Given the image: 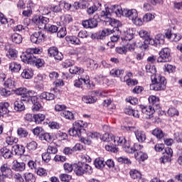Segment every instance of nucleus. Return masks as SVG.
Returning <instances> with one entry per match:
<instances>
[{
	"label": "nucleus",
	"mask_w": 182,
	"mask_h": 182,
	"mask_svg": "<svg viewBox=\"0 0 182 182\" xmlns=\"http://www.w3.org/2000/svg\"><path fill=\"white\" fill-rule=\"evenodd\" d=\"M99 18L100 21L105 22L106 25H110V26H112L113 28V29L111 30V33H113V36H111V42L107 43L108 46L113 48L114 44L112 43L117 42L120 38V30L119 29V27L122 26V23L118 20L110 18V11H109V9H105V11H102L100 13Z\"/></svg>",
	"instance_id": "nucleus-1"
},
{
	"label": "nucleus",
	"mask_w": 182,
	"mask_h": 182,
	"mask_svg": "<svg viewBox=\"0 0 182 182\" xmlns=\"http://www.w3.org/2000/svg\"><path fill=\"white\" fill-rule=\"evenodd\" d=\"M69 72L71 75H78L77 79L74 81V86L75 87H82L83 83L87 85L88 89L92 87L90 85V77L85 73V70L83 68L79 67H71L69 69Z\"/></svg>",
	"instance_id": "nucleus-2"
},
{
	"label": "nucleus",
	"mask_w": 182,
	"mask_h": 182,
	"mask_svg": "<svg viewBox=\"0 0 182 182\" xmlns=\"http://www.w3.org/2000/svg\"><path fill=\"white\" fill-rule=\"evenodd\" d=\"M105 9H109L110 14H115L117 16H125L128 18L130 21H132L134 18H137L139 13H137V10L127 9H122V6L119 5H112L110 8H105Z\"/></svg>",
	"instance_id": "nucleus-3"
},
{
	"label": "nucleus",
	"mask_w": 182,
	"mask_h": 182,
	"mask_svg": "<svg viewBox=\"0 0 182 182\" xmlns=\"http://www.w3.org/2000/svg\"><path fill=\"white\" fill-rule=\"evenodd\" d=\"M23 103H31L33 104V111L39 112V109H42V104L38 102V95H35L33 91H28L26 92L20 100Z\"/></svg>",
	"instance_id": "nucleus-4"
},
{
	"label": "nucleus",
	"mask_w": 182,
	"mask_h": 182,
	"mask_svg": "<svg viewBox=\"0 0 182 182\" xmlns=\"http://www.w3.org/2000/svg\"><path fill=\"white\" fill-rule=\"evenodd\" d=\"M152 83L150 85V90L159 92V90H165L166 85V77L161 76V75L156 74L151 77Z\"/></svg>",
	"instance_id": "nucleus-5"
},
{
	"label": "nucleus",
	"mask_w": 182,
	"mask_h": 182,
	"mask_svg": "<svg viewBox=\"0 0 182 182\" xmlns=\"http://www.w3.org/2000/svg\"><path fill=\"white\" fill-rule=\"evenodd\" d=\"M86 126H87V124L85 123V122L82 120L76 121L73 124V127L69 129L68 133L73 137L76 136L80 137L82 136V130H85Z\"/></svg>",
	"instance_id": "nucleus-6"
},
{
	"label": "nucleus",
	"mask_w": 182,
	"mask_h": 182,
	"mask_svg": "<svg viewBox=\"0 0 182 182\" xmlns=\"http://www.w3.org/2000/svg\"><path fill=\"white\" fill-rule=\"evenodd\" d=\"M114 144V146H122L126 153L133 154V149L130 148V143L123 136H116Z\"/></svg>",
	"instance_id": "nucleus-7"
},
{
	"label": "nucleus",
	"mask_w": 182,
	"mask_h": 182,
	"mask_svg": "<svg viewBox=\"0 0 182 182\" xmlns=\"http://www.w3.org/2000/svg\"><path fill=\"white\" fill-rule=\"evenodd\" d=\"M122 130H127V132H134L136 139L139 143H144V141H146V133L141 130L136 129L135 127H123Z\"/></svg>",
	"instance_id": "nucleus-8"
},
{
	"label": "nucleus",
	"mask_w": 182,
	"mask_h": 182,
	"mask_svg": "<svg viewBox=\"0 0 182 182\" xmlns=\"http://www.w3.org/2000/svg\"><path fill=\"white\" fill-rule=\"evenodd\" d=\"M159 58H157L159 63H164L166 62H170L171 60V55L170 48H164L159 53Z\"/></svg>",
	"instance_id": "nucleus-9"
},
{
	"label": "nucleus",
	"mask_w": 182,
	"mask_h": 182,
	"mask_svg": "<svg viewBox=\"0 0 182 182\" xmlns=\"http://www.w3.org/2000/svg\"><path fill=\"white\" fill-rule=\"evenodd\" d=\"M42 53V48H28L25 53L21 55V59H31L35 58L34 55H41Z\"/></svg>",
	"instance_id": "nucleus-10"
},
{
	"label": "nucleus",
	"mask_w": 182,
	"mask_h": 182,
	"mask_svg": "<svg viewBox=\"0 0 182 182\" xmlns=\"http://www.w3.org/2000/svg\"><path fill=\"white\" fill-rule=\"evenodd\" d=\"M24 63H28V65H32L33 66H36L38 68H42L43 65H45V61L43 59L36 57H31V58H24L21 59Z\"/></svg>",
	"instance_id": "nucleus-11"
},
{
	"label": "nucleus",
	"mask_w": 182,
	"mask_h": 182,
	"mask_svg": "<svg viewBox=\"0 0 182 182\" xmlns=\"http://www.w3.org/2000/svg\"><path fill=\"white\" fill-rule=\"evenodd\" d=\"M33 22L38 25L40 29H46L49 24V18L44 16H36L33 18Z\"/></svg>",
	"instance_id": "nucleus-12"
},
{
	"label": "nucleus",
	"mask_w": 182,
	"mask_h": 182,
	"mask_svg": "<svg viewBox=\"0 0 182 182\" xmlns=\"http://www.w3.org/2000/svg\"><path fill=\"white\" fill-rule=\"evenodd\" d=\"M146 43L160 48L164 43V36L162 34H158L155 36V38H148L146 41Z\"/></svg>",
	"instance_id": "nucleus-13"
},
{
	"label": "nucleus",
	"mask_w": 182,
	"mask_h": 182,
	"mask_svg": "<svg viewBox=\"0 0 182 182\" xmlns=\"http://www.w3.org/2000/svg\"><path fill=\"white\" fill-rule=\"evenodd\" d=\"M46 36L45 33L42 31L35 32L31 36V41L33 43H36V45H39V43H42V42L45 41Z\"/></svg>",
	"instance_id": "nucleus-14"
},
{
	"label": "nucleus",
	"mask_w": 182,
	"mask_h": 182,
	"mask_svg": "<svg viewBox=\"0 0 182 182\" xmlns=\"http://www.w3.org/2000/svg\"><path fill=\"white\" fill-rule=\"evenodd\" d=\"M140 109H141V112L144 115L146 119H151L154 117L155 113L154 107L149 105V107H146L144 105H140Z\"/></svg>",
	"instance_id": "nucleus-15"
},
{
	"label": "nucleus",
	"mask_w": 182,
	"mask_h": 182,
	"mask_svg": "<svg viewBox=\"0 0 182 182\" xmlns=\"http://www.w3.org/2000/svg\"><path fill=\"white\" fill-rule=\"evenodd\" d=\"M164 156L160 159L161 163H163L164 164L165 163H167L171 159L173 156V149L170 147H166L164 149Z\"/></svg>",
	"instance_id": "nucleus-16"
},
{
	"label": "nucleus",
	"mask_w": 182,
	"mask_h": 182,
	"mask_svg": "<svg viewBox=\"0 0 182 182\" xmlns=\"http://www.w3.org/2000/svg\"><path fill=\"white\" fill-rule=\"evenodd\" d=\"M37 97L38 102L41 103L42 100H53L55 99V95L50 92H43L40 95H37Z\"/></svg>",
	"instance_id": "nucleus-17"
},
{
	"label": "nucleus",
	"mask_w": 182,
	"mask_h": 182,
	"mask_svg": "<svg viewBox=\"0 0 182 182\" xmlns=\"http://www.w3.org/2000/svg\"><path fill=\"white\" fill-rule=\"evenodd\" d=\"M82 25L83 26V28H96V26H97V21L95 18H91V19H88V20H84L82 22Z\"/></svg>",
	"instance_id": "nucleus-18"
},
{
	"label": "nucleus",
	"mask_w": 182,
	"mask_h": 182,
	"mask_svg": "<svg viewBox=\"0 0 182 182\" xmlns=\"http://www.w3.org/2000/svg\"><path fill=\"white\" fill-rule=\"evenodd\" d=\"M129 176L133 180H137L138 182H144V178L141 176V173L136 169H132L129 171Z\"/></svg>",
	"instance_id": "nucleus-19"
},
{
	"label": "nucleus",
	"mask_w": 182,
	"mask_h": 182,
	"mask_svg": "<svg viewBox=\"0 0 182 182\" xmlns=\"http://www.w3.org/2000/svg\"><path fill=\"white\" fill-rule=\"evenodd\" d=\"M0 170L2 173H1V177H11L12 176V170L8 167V165L6 164H3Z\"/></svg>",
	"instance_id": "nucleus-20"
},
{
	"label": "nucleus",
	"mask_w": 182,
	"mask_h": 182,
	"mask_svg": "<svg viewBox=\"0 0 182 182\" xmlns=\"http://www.w3.org/2000/svg\"><path fill=\"white\" fill-rule=\"evenodd\" d=\"M75 172L77 176H83L85 174V164L78 163L75 165Z\"/></svg>",
	"instance_id": "nucleus-21"
},
{
	"label": "nucleus",
	"mask_w": 182,
	"mask_h": 182,
	"mask_svg": "<svg viewBox=\"0 0 182 182\" xmlns=\"http://www.w3.org/2000/svg\"><path fill=\"white\" fill-rule=\"evenodd\" d=\"M25 168L26 165L23 162L19 163L18 161H15L13 163L12 170H14V171H23Z\"/></svg>",
	"instance_id": "nucleus-22"
},
{
	"label": "nucleus",
	"mask_w": 182,
	"mask_h": 182,
	"mask_svg": "<svg viewBox=\"0 0 182 182\" xmlns=\"http://www.w3.org/2000/svg\"><path fill=\"white\" fill-rule=\"evenodd\" d=\"M21 68H22V66L21 63L18 62H12L9 64V69L12 73H18V72L21 70Z\"/></svg>",
	"instance_id": "nucleus-23"
},
{
	"label": "nucleus",
	"mask_w": 182,
	"mask_h": 182,
	"mask_svg": "<svg viewBox=\"0 0 182 182\" xmlns=\"http://www.w3.org/2000/svg\"><path fill=\"white\" fill-rule=\"evenodd\" d=\"M21 77L23 79H32L33 77V71L31 68H26L21 73Z\"/></svg>",
	"instance_id": "nucleus-24"
},
{
	"label": "nucleus",
	"mask_w": 182,
	"mask_h": 182,
	"mask_svg": "<svg viewBox=\"0 0 182 182\" xmlns=\"http://www.w3.org/2000/svg\"><path fill=\"white\" fill-rule=\"evenodd\" d=\"M5 49L7 50V58L9 59H15L16 58V50L9 47V46H6Z\"/></svg>",
	"instance_id": "nucleus-25"
},
{
	"label": "nucleus",
	"mask_w": 182,
	"mask_h": 182,
	"mask_svg": "<svg viewBox=\"0 0 182 182\" xmlns=\"http://www.w3.org/2000/svg\"><path fill=\"white\" fill-rule=\"evenodd\" d=\"M14 110L16 112H23L25 110V104L21 100H16L14 103Z\"/></svg>",
	"instance_id": "nucleus-26"
},
{
	"label": "nucleus",
	"mask_w": 182,
	"mask_h": 182,
	"mask_svg": "<svg viewBox=\"0 0 182 182\" xmlns=\"http://www.w3.org/2000/svg\"><path fill=\"white\" fill-rule=\"evenodd\" d=\"M134 157L138 161H144L145 160H147L149 159V156L147 154L143 152V151H138L135 153Z\"/></svg>",
	"instance_id": "nucleus-27"
},
{
	"label": "nucleus",
	"mask_w": 182,
	"mask_h": 182,
	"mask_svg": "<svg viewBox=\"0 0 182 182\" xmlns=\"http://www.w3.org/2000/svg\"><path fill=\"white\" fill-rule=\"evenodd\" d=\"M0 153H1L3 157H4L5 159H11V157H12V156L14 155L12 154V151L6 147L1 148L0 149Z\"/></svg>",
	"instance_id": "nucleus-28"
},
{
	"label": "nucleus",
	"mask_w": 182,
	"mask_h": 182,
	"mask_svg": "<svg viewBox=\"0 0 182 182\" xmlns=\"http://www.w3.org/2000/svg\"><path fill=\"white\" fill-rule=\"evenodd\" d=\"M8 107H9V103L8 102H1L0 103V117L1 116H4V114H6L8 113Z\"/></svg>",
	"instance_id": "nucleus-29"
},
{
	"label": "nucleus",
	"mask_w": 182,
	"mask_h": 182,
	"mask_svg": "<svg viewBox=\"0 0 182 182\" xmlns=\"http://www.w3.org/2000/svg\"><path fill=\"white\" fill-rule=\"evenodd\" d=\"M60 21L63 25H68L70 23V22L73 21V18L70 16V14H65L60 16Z\"/></svg>",
	"instance_id": "nucleus-30"
},
{
	"label": "nucleus",
	"mask_w": 182,
	"mask_h": 182,
	"mask_svg": "<svg viewBox=\"0 0 182 182\" xmlns=\"http://www.w3.org/2000/svg\"><path fill=\"white\" fill-rule=\"evenodd\" d=\"M148 100L150 105H152V106H156V109H159V107H160V105H159V97L154 95H151L149 96Z\"/></svg>",
	"instance_id": "nucleus-31"
},
{
	"label": "nucleus",
	"mask_w": 182,
	"mask_h": 182,
	"mask_svg": "<svg viewBox=\"0 0 182 182\" xmlns=\"http://www.w3.org/2000/svg\"><path fill=\"white\" fill-rule=\"evenodd\" d=\"M65 40L72 45H80L82 43L80 40L76 36H67Z\"/></svg>",
	"instance_id": "nucleus-32"
},
{
	"label": "nucleus",
	"mask_w": 182,
	"mask_h": 182,
	"mask_svg": "<svg viewBox=\"0 0 182 182\" xmlns=\"http://www.w3.org/2000/svg\"><path fill=\"white\" fill-rule=\"evenodd\" d=\"M82 100L84 102V103L91 104L95 103L97 99L90 95H85L82 97Z\"/></svg>",
	"instance_id": "nucleus-33"
},
{
	"label": "nucleus",
	"mask_w": 182,
	"mask_h": 182,
	"mask_svg": "<svg viewBox=\"0 0 182 182\" xmlns=\"http://www.w3.org/2000/svg\"><path fill=\"white\" fill-rule=\"evenodd\" d=\"M152 134L156 136V138L159 140H161V139L164 137V133L163 132V130L159 128H156L155 129H154L152 132Z\"/></svg>",
	"instance_id": "nucleus-34"
},
{
	"label": "nucleus",
	"mask_w": 182,
	"mask_h": 182,
	"mask_svg": "<svg viewBox=\"0 0 182 182\" xmlns=\"http://www.w3.org/2000/svg\"><path fill=\"white\" fill-rule=\"evenodd\" d=\"M116 139V136H114L112 134H105L102 136L103 141H109L113 144H114V140Z\"/></svg>",
	"instance_id": "nucleus-35"
},
{
	"label": "nucleus",
	"mask_w": 182,
	"mask_h": 182,
	"mask_svg": "<svg viewBox=\"0 0 182 182\" xmlns=\"http://www.w3.org/2000/svg\"><path fill=\"white\" fill-rule=\"evenodd\" d=\"M11 41L14 42V43H17L19 45V43H22V36H21L19 33H14L11 35Z\"/></svg>",
	"instance_id": "nucleus-36"
},
{
	"label": "nucleus",
	"mask_w": 182,
	"mask_h": 182,
	"mask_svg": "<svg viewBox=\"0 0 182 182\" xmlns=\"http://www.w3.org/2000/svg\"><path fill=\"white\" fill-rule=\"evenodd\" d=\"M112 29H104L102 31V32L98 35L97 39H105L106 36H109V35H112Z\"/></svg>",
	"instance_id": "nucleus-37"
},
{
	"label": "nucleus",
	"mask_w": 182,
	"mask_h": 182,
	"mask_svg": "<svg viewBox=\"0 0 182 182\" xmlns=\"http://www.w3.org/2000/svg\"><path fill=\"white\" fill-rule=\"evenodd\" d=\"M62 8H63V2H60L58 5L52 6L50 11L55 14H59V12H62Z\"/></svg>",
	"instance_id": "nucleus-38"
},
{
	"label": "nucleus",
	"mask_w": 182,
	"mask_h": 182,
	"mask_svg": "<svg viewBox=\"0 0 182 182\" xmlns=\"http://www.w3.org/2000/svg\"><path fill=\"white\" fill-rule=\"evenodd\" d=\"M26 147L29 151H35L38 149V143L35 141H31L27 143Z\"/></svg>",
	"instance_id": "nucleus-39"
},
{
	"label": "nucleus",
	"mask_w": 182,
	"mask_h": 182,
	"mask_svg": "<svg viewBox=\"0 0 182 182\" xmlns=\"http://www.w3.org/2000/svg\"><path fill=\"white\" fill-rule=\"evenodd\" d=\"M61 116L68 120H75V115L70 111H63Z\"/></svg>",
	"instance_id": "nucleus-40"
},
{
	"label": "nucleus",
	"mask_w": 182,
	"mask_h": 182,
	"mask_svg": "<svg viewBox=\"0 0 182 182\" xmlns=\"http://www.w3.org/2000/svg\"><path fill=\"white\" fill-rule=\"evenodd\" d=\"M94 164L96 168H99V169L103 168L105 166V161L100 159V158H97L94 161Z\"/></svg>",
	"instance_id": "nucleus-41"
},
{
	"label": "nucleus",
	"mask_w": 182,
	"mask_h": 182,
	"mask_svg": "<svg viewBox=\"0 0 182 182\" xmlns=\"http://www.w3.org/2000/svg\"><path fill=\"white\" fill-rule=\"evenodd\" d=\"M34 122L39 124V123H42L45 120V114H36L33 115Z\"/></svg>",
	"instance_id": "nucleus-42"
},
{
	"label": "nucleus",
	"mask_w": 182,
	"mask_h": 182,
	"mask_svg": "<svg viewBox=\"0 0 182 182\" xmlns=\"http://www.w3.org/2000/svg\"><path fill=\"white\" fill-rule=\"evenodd\" d=\"M123 73H124L123 70L112 69L110 71V75L114 76V77H120V75H123Z\"/></svg>",
	"instance_id": "nucleus-43"
},
{
	"label": "nucleus",
	"mask_w": 182,
	"mask_h": 182,
	"mask_svg": "<svg viewBox=\"0 0 182 182\" xmlns=\"http://www.w3.org/2000/svg\"><path fill=\"white\" fill-rule=\"evenodd\" d=\"M6 143H7L9 146L16 144V143H18V138L14 136H7L6 138Z\"/></svg>",
	"instance_id": "nucleus-44"
},
{
	"label": "nucleus",
	"mask_w": 182,
	"mask_h": 182,
	"mask_svg": "<svg viewBox=\"0 0 182 182\" xmlns=\"http://www.w3.org/2000/svg\"><path fill=\"white\" fill-rule=\"evenodd\" d=\"M17 134L18 136H19V137H28V131H26V129L20 127L17 129Z\"/></svg>",
	"instance_id": "nucleus-45"
},
{
	"label": "nucleus",
	"mask_w": 182,
	"mask_h": 182,
	"mask_svg": "<svg viewBox=\"0 0 182 182\" xmlns=\"http://www.w3.org/2000/svg\"><path fill=\"white\" fill-rule=\"evenodd\" d=\"M154 18H155L154 15H153L150 13H146L143 16V21L144 22H151V21H153V19H154Z\"/></svg>",
	"instance_id": "nucleus-46"
},
{
	"label": "nucleus",
	"mask_w": 182,
	"mask_h": 182,
	"mask_svg": "<svg viewBox=\"0 0 182 182\" xmlns=\"http://www.w3.org/2000/svg\"><path fill=\"white\" fill-rule=\"evenodd\" d=\"M146 73H151V75H154L156 72V66L151 65L150 64H147L145 67Z\"/></svg>",
	"instance_id": "nucleus-47"
},
{
	"label": "nucleus",
	"mask_w": 182,
	"mask_h": 182,
	"mask_svg": "<svg viewBox=\"0 0 182 182\" xmlns=\"http://www.w3.org/2000/svg\"><path fill=\"white\" fill-rule=\"evenodd\" d=\"M24 178L26 182H35V177L32 173H24Z\"/></svg>",
	"instance_id": "nucleus-48"
},
{
	"label": "nucleus",
	"mask_w": 182,
	"mask_h": 182,
	"mask_svg": "<svg viewBox=\"0 0 182 182\" xmlns=\"http://www.w3.org/2000/svg\"><path fill=\"white\" fill-rule=\"evenodd\" d=\"M48 52L49 56H50L51 58H54L55 56H56L59 50L56 47H51L48 50Z\"/></svg>",
	"instance_id": "nucleus-49"
},
{
	"label": "nucleus",
	"mask_w": 182,
	"mask_h": 182,
	"mask_svg": "<svg viewBox=\"0 0 182 182\" xmlns=\"http://www.w3.org/2000/svg\"><path fill=\"white\" fill-rule=\"evenodd\" d=\"M117 161L122 163V164H132V161L129 158H126V156L119 157Z\"/></svg>",
	"instance_id": "nucleus-50"
},
{
	"label": "nucleus",
	"mask_w": 182,
	"mask_h": 182,
	"mask_svg": "<svg viewBox=\"0 0 182 182\" xmlns=\"http://www.w3.org/2000/svg\"><path fill=\"white\" fill-rule=\"evenodd\" d=\"M139 36L140 38H142V39H145V41H148L150 37H149V32L146 30H141L139 31Z\"/></svg>",
	"instance_id": "nucleus-51"
},
{
	"label": "nucleus",
	"mask_w": 182,
	"mask_h": 182,
	"mask_svg": "<svg viewBox=\"0 0 182 182\" xmlns=\"http://www.w3.org/2000/svg\"><path fill=\"white\" fill-rule=\"evenodd\" d=\"M4 86L5 87H8L9 89H14V87H15V82L11 79H8L4 82Z\"/></svg>",
	"instance_id": "nucleus-52"
},
{
	"label": "nucleus",
	"mask_w": 182,
	"mask_h": 182,
	"mask_svg": "<svg viewBox=\"0 0 182 182\" xmlns=\"http://www.w3.org/2000/svg\"><path fill=\"white\" fill-rule=\"evenodd\" d=\"M60 180L63 182L70 181V180H72V176L66 173H63L60 175Z\"/></svg>",
	"instance_id": "nucleus-53"
},
{
	"label": "nucleus",
	"mask_w": 182,
	"mask_h": 182,
	"mask_svg": "<svg viewBox=\"0 0 182 182\" xmlns=\"http://www.w3.org/2000/svg\"><path fill=\"white\" fill-rule=\"evenodd\" d=\"M168 114L171 117H173V116H178V110L176 108H169L168 109Z\"/></svg>",
	"instance_id": "nucleus-54"
},
{
	"label": "nucleus",
	"mask_w": 182,
	"mask_h": 182,
	"mask_svg": "<svg viewBox=\"0 0 182 182\" xmlns=\"http://www.w3.org/2000/svg\"><path fill=\"white\" fill-rule=\"evenodd\" d=\"M58 38H65L66 36V28L62 27L57 33Z\"/></svg>",
	"instance_id": "nucleus-55"
},
{
	"label": "nucleus",
	"mask_w": 182,
	"mask_h": 182,
	"mask_svg": "<svg viewBox=\"0 0 182 182\" xmlns=\"http://www.w3.org/2000/svg\"><path fill=\"white\" fill-rule=\"evenodd\" d=\"M39 13L41 15H49V14H50V10L48 7L41 6L39 8Z\"/></svg>",
	"instance_id": "nucleus-56"
},
{
	"label": "nucleus",
	"mask_w": 182,
	"mask_h": 182,
	"mask_svg": "<svg viewBox=\"0 0 182 182\" xmlns=\"http://www.w3.org/2000/svg\"><path fill=\"white\" fill-rule=\"evenodd\" d=\"M132 22L134 23V25H136V26H141L143 25L144 22L141 18H139V16H136L135 18H134Z\"/></svg>",
	"instance_id": "nucleus-57"
},
{
	"label": "nucleus",
	"mask_w": 182,
	"mask_h": 182,
	"mask_svg": "<svg viewBox=\"0 0 182 182\" xmlns=\"http://www.w3.org/2000/svg\"><path fill=\"white\" fill-rule=\"evenodd\" d=\"M46 29H47L48 32H50V33H56V32H58V26L55 25L48 24Z\"/></svg>",
	"instance_id": "nucleus-58"
},
{
	"label": "nucleus",
	"mask_w": 182,
	"mask_h": 182,
	"mask_svg": "<svg viewBox=\"0 0 182 182\" xmlns=\"http://www.w3.org/2000/svg\"><path fill=\"white\" fill-rule=\"evenodd\" d=\"M47 152L50 154H56L58 153V148L55 146L50 145L47 149Z\"/></svg>",
	"instance_id": "nucleus-59"
},
{
	"label": "nucleus",
	"mask_w": 182,
	"mask_h": 182,
	"mask_svg": "<svg viewBox=\"0 0 182 182\" xmlns=\"http://www.w3.org/2000/svg\"><path fill=\"white\" fill-rule=\"evenodd\" d=\"M56 137L57 139H60V140H66L68 139V134L59 131L56 134Z\"/></svg>",
	"instance_id": "nucleus-60"
},
{
	"label": "nucleus",
	"mask_w": 182,
	"mask_h": 182,
	"mask_svg": "<svg viewBox=\"0 0 182 182\" xmlns=\"http://www.w3.org/2000/svg\"><path fill=\"white\" fill-rule=\"evenodd\" d=\"M151 9H153V4L150 3V0H148V1L144 4V11L149 12V11H151Z\"/></svg>",
	"instance_id": "nucleus-61"
},
{
	"label": "nucleus",
	"mask_w": 182,
	"mask_h": 182,
	"mask_svg": "<svg viewBox=\"0 0 182 182\" xmlns=\"http://www.w3.org/2000/svg\"><path fill=\"white\" fill-rule=\"evenodd\" d=\"M175 70L176 67L170 64L165 65V72H168V73H173V72H175Z\"/></svg>",
	"instance_id": "nucleus-62"
},
{
	"label": "nucleus",
	"mask_w": 182,
	"mask_h": 182,
	"mask_svg": "<svg viewBox=\"0 0 182 182\" xmlns=\"http://www.w3.org/2000/svg\"><path fill=\"white\" fill-rule=\"evenodd\" d=\"M133 38H134V34H133V33L129 31H127V33H125L124 41H132Z\"/></svg>",
	"instance_id": "nucleus-63"
},
{
	"label": "nucleus",
	"mask_w": 182,
	"mask_h": 182,
	"mask_svg": "<svg viewBox=\"0 0 182 182\" xmlns=\"http://www.w3.org/2000/svg\"><path fill=\"white\" fill-rule=\"evenodd\" d=\"M14 178L16 182H23V178L21 173H15Z\"/></svg>",
	"instance_id": "nucleus-64"
}]
</instances>
